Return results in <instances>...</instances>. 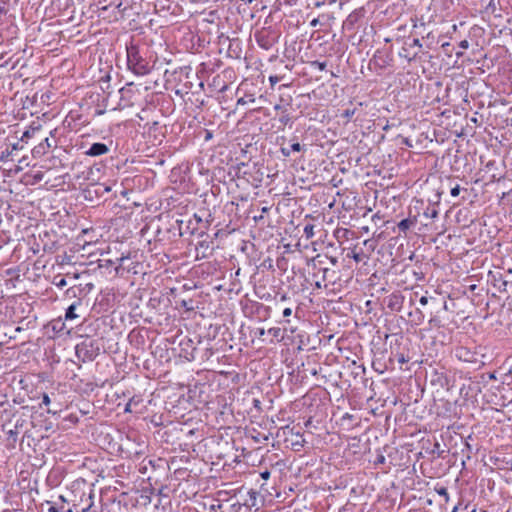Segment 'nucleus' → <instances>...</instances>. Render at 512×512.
Masks as SVG:
<instances>
[{
    "label": "nucleus",
    "mask_w": 512,
    "mask_h": 512,
    "mask_svg": "<svg viewBox=\"0 0 512 512\" xmlns=\"http://www.w3.org/2000/svg\"><path fill=\"white\" fill-rule=\"evenodd\" d=\"M454 378L451 377L444 367L433 368L430 373V384L434 387L449 391L454 386Z\"/></svg>",
    "instance_id": "nucleus-22"
},
{
    "label": "nucleus",
    "mask_w": 512,
    "mask_h": 512,
    "mask_svg": "<svg viewBox=\"0 0 512 512\" xmlns=\"http://www.w3.org/2000/svg\"><path fill=\"white\" fill-rule=\"evenodd\" d=\"M402 339L403 337L401 336L400 339H395V343H391L389 362L391 365L397 363L398 369L401 371H405L409 370L408 367H404V364H407L410 361V356L409 349L400 341Z\"/></svg>",
    "instance_id": "nucleus-17"
},
{
    "label": "nucleus",
    "mask_w": 512,
    "mask_h": 512,
    "mask_svg": "<svg viewBox=\"0 0 512 512\" xmlns=\"http://www.w3.org/2000/svg\"><path fill=\"white\" fill-rule=\"evenodd\" d=\"M12 150L7 146L5 150H2L0 153V160L1 161H7L12 156Z\"/></svg>",
    "instance_id": "nucleus-58"
},
{
    "label": "nucleus",
    "mask_w": 512,
    "mask_h": 512,
    "mask_svg": "<svg viewBox=\"0 0 512 512\" xmlns=\"http://www.w3.org/2000/svg\"><path fill=\"white\" fill-rule=\"evenodd\" d=\"M193 87V84L191 81H186L183 84H181L176 90L175 94L180 97H184L185 95L189 94Z\"/></svg>",
    "instance_id": "nucleus-43"
},
{
    "label": "nucleus",
    "mask_w": 512,
    "mask_h": 512,
    "mask_svg": "<svg viewBox=\"0 0 512 512\" xmlns=\"http://www.w3.org/2000/svg\"><path fill=\"white\" fill-rule=\"evenodd\" d=\"M220 74H221L223 80L225 81V83L227 84L228 87L236 79V73H235V70L233 68H226Z\"/></svg>",
    "instance_id": "nucleus-40"
},
{
    "label": "nucleus",
    "mask_w": 512,
    "mask_h": 512,
    "mask_svg": "<svg viewBox=\"0 0 512 512\" xmlns=\"http://www.w3.org/2000/svg\"><path fill=\"white\" fill-rule=\"evenodd\" d=\"M175 479L179 481L188 480L190 476V471L187 468H177L174 471Z\"/></svg>",
    "instance_id": "nucleus-45"
},
{
    "label": "nucleus",
    "mask_w": 512,
    "mask_h": 512,
    "mask_svg": "<svg viewBox=\"0 0 512 512\" xmlns=\"http://www.w3.org/2000/svg\"><path fill=\"white\" fill-rule=\"evenodd\" d=\"M108 152V147L104 143H94L86 152L89 156H100Z\"/></svg>",
    "instance_id": "nucleus-38"
},
{
    "label": "nucleus",
    "mask_w": 512,
    "mask_h": 512,
    "mask_svg": "<svg viewBox=\"0 0 512 512\" xmlns=\"http://www.w3.org/2000/svg\"><path fill=\"white\" fill-rule=\"evenodd\" d=\"M147 403H151L150 399L139 398L138 395L130 396V427L135 429L148 430L150 411Z\"/></svg>",
    "instance_id": "nucleus-10"
},
{
    "label": "nucleus",
    "mask_w": 512,
    "mask_h": 512,
    "mask_svg": "<svg viewBox=\"0 0 512 512\" xmlns=\"http://www.w3.org/2000/svg\"><path fill=\"white\" fill-rule=\"evenodd\" d=\"M172 344H176V346L171 347L172 353L175 356L189 362L196 359L197 346L194 339L180 334L175 337Z\"/></svg>",
    "instance_id": "nucleus-14"
},
{
    "label": "nucleus",
    "mask_w": 512,
    "mask_h": 512,
    "mask_svg": "<svg viewBox=\"0 0 512 512\" xmlns=\"http://www.w3.org/2000/svg\"><path fill=\"white\" fill-rule=\"evenodd\" d=\"M294 111L295 110L276 111L278 113V115H279L277 121L280 124V126H278V130H283L285 126L292 127V125L294 124L295 120L297 119V117H294L292 115V113Z\"/></svg>",
    "instance_id": "nucleus-28"
},
{
    "label": "nucleus",
    "mask_w": 512,
    "mask_h": 512,
    "mask_svg": "<svg viewBox=\"0 0 512 512\" xmlns=\"http://www.w3.org/2000/svg\"><path fill=\"white\" fill-rule=\"evenodd\" d=\"M133 296L130 298V325L132 322H138L143 319L144 322H150L153 310L159 305L160 301L156 297L151 296L148 291V296H143L142 300L134 299L135 291L132 292Z\"/></svg>",
    "instance_id": "nucleus-9"
},
{
    "label": "nucleus",
    "mask_w": 512,
    "mask_h": 512,
    "mask_svg": "<svg viewBox=\"0 0 512 512\" xmlns=\"http://www.w3.org/2000/svg\"><path fill=\"white\" fill-rule=\"evenodd\" d=\"M314 228H315V226L312 224L305 225L304 235L306 236L307 239H310L314 236Z\"/></svg>",
    "instance_id": "nucleus-57"
},
{
    "label": "nucleus",
    "mask_w": 512,
    "mask_h": 512,
    "mask_svg": "<svg viewBox=\"0 0 512 512\" xmlns=\"http://www.w3.org/2000/svg\"><path fill=\"white\" fill-rule=\"evenodd\" d=\"M8 147L10 148V150H12L13 154L15 151L22 150L24 148V145L23 142L19 139L17 142L8 145Z\"/></svg>",
    "instance_id": "nucleus-59"
},
{
    "label": "nucleus",
    "mask_w": 512,
    "mask_h": 512,
    "mask_svg": "<svg viewBox=\"0 0 512 512\" xmlns=\"http://www.w3.org/2000/svg\"><path fill=\"white\" fill-rule=\"evenodd\" d=\"M151 81L135 83L130 81V115L138 121L145 122V126L155 120L153 115L156 106L153 104V93L151 90Z\"/></svg>",
    "instance_id": "nucleus-4"
},
{
    "label": "nucleus",
    "mask_w": 512,
    "mask_h": 512,
    "mask_svg": "<svg viewBox=\"0 0 512 512\" xmlns=\"http://www.w3.org/2000/svg\"><path fill=\"white\" fill-rule=\"evenodd\" d=\"M155 173L149 167L130 166V193L144 192L154 185Z\"/></svg>",
    "instance_id": "nucleus-12"
},
{
    "label": "nucleus",
    "mask_w": 512,
    "mask_h": 512,
    "mask_svg": "<svg viewBox=\"0 0 512 512\" xmlns=\"http://www.w3.org/2000/svg\"><path fill=\"white\" fill-rule=\"evenodd\" d=\"M325 262L321 259V255H317L312 260L313 277L317 278L321 275L323 287L332 292H339L346 281L342 280L339 269L323 266Z\"/></svg>",
    "instance_id": "nucleus-7"
},
{
    "label": "nucleus",
    "mask_w": 512,
    "mask_h": 512,
    "mask_svg": "<svg viewBox=\"0 0 512 512\" xmlns=\"http://www.w3.org/2000/svg\"><path fill=\"white\" fill-rule=\"evenodd\" d=\"M435 492L444 498L445 503L447 504L450 500L449 493L446 487L437 484L434 488Z\"/></svg>",
    "instance_id": "nucleus-48"
},
{
    "label": "nucleus",
    "mask_w": 512,
    "mask_h": 512,
    "mask_svg": "<svg viewBox=\"0 0 512 512\" xmlns=\"http://www.w3.org/2000/svg\"><path fill=\"white\" fill-rule=\"evenodd\" d=\"M404 296L400 291H396L383 299V305L391 312H399L403 308Z\"/></svg>",
    "instance_id": "nucleus-26"
},
{
    "label": "nucleus",
    "mask_w": 512,
    "mask_h": 512,
    "mask_svg": "<svg viewBox=\"0 0 512 512\" xmlns=\"http://www.w3.org/2000/svg\"><path fill=\"white\" fill-rule=\"evenodd\" d=\"M348 258H353L357 263L361 262L364 258L362 249L357 250L356 247L349 249L346 255Z\"/></svg>",
    "instance_id": "nucleus-44"
},
{
    "label": "nucleus",
    "mask_w": 512,
    "mask_h": 512,
    "mask_svg": "<svg viewBox=\"0 0 512 512\" xmlns=\"http://www.w3.org/2000/svg\"><path fill=\"white\" fill-rule=\"evenodd\" d=\"M75 310H76V305L75 304L70 305L66 310L65 319L66 320L76 319L78 317V315L75 313Z\"/></svg>",
    "instance_id": "nucleus-52"
},
{
    "label": "nucleus",
    "mask_w": 512,
    "mask_h": 512,
    "mask_svg": "<svg viewBox=\"0 0 512 512\" xmlns=\"http://www.w3.org/2000/svg\"><path fill=\"white\" fill-rule=\"evenodd\" d=\"M439 212L435 205H428L427 208L424 210L423 215L426 218L434 219L438 216Z\"/></svg>",
    "instance_id": "nucleus-49"
},
{
    "label": "nucleus",
    "mask_w": 512,
    "mask_h": 512,
    "mask_svg": "<svg viewBox=\"0 0 512 512\" xmlns=\"http://www.w3.org/2000/svg\"><path fill=\"white\" fill-rule=\"evenodd\" d=\"M307 404L308 419L305 421L306 427H316L314 423H320L326 417L329 392L326 389H311L304 397Z\"/></svg>",
    "instance_id": "nucleus-6"
},
{
    "label": "nucleus",
    "mask_w": 512,
    "mask_h": 512,
    "mask_svg": "<svg viewBox=\"0 0 512 512\" xmlns=\"http://www.w3.org/2000/svg\"><path fill=\"white\" fill-rule=\"evenodd\" d=\"M173 229H177L178 236H183L186 233L195 234L197 228L194 226L193 220H189L188 222H184L183 220H176L175 225H173Z\"/></svg>",
    "instance_id": "nucleus-29"
},
{
    "label": "nucleus",
    "mask_w": 512,
    "mask_h": 512,
    "mask_svg": "<svg viewBox=\"0 0 512 512\" xmlns=\"http://www.w3.org/2000/svg\"><path fill=\"white\" fill-rule=\"evenodd\" d=\"M137 242L130 241V289L136 287L134 299L142 300L143 296H148L151 274L147 271L148 265L144 264L145 256L141 247L145 248L149 244Z\"/></svg>",
    "instance_id": "nucleus-3"
},
{
    "label": "nucleus",
    "mask_w": 512,
    "mask_h": 512,
    "mask_svg": "<svg viewBox=\"0 0 512 512\" xmlns=\"http://www.w3.org/2000/svg\"><path fill=\"white\" fill-rule=\"evenodd\" d=\"M417 223V219L416 217L414 218H405V219H402L398 224H397V228H398V231H399V234L403 233V234H407V232L416 225Z\"/></svg>",
    "instance_id": "nucleus-35"
},
{
    "label": "nucleus",
    "mask_w": 512,
    "mask_h": 512,
    "mask_svg": "<svg viewBox=\"0 0 512 512\" xmlns=\"http://www.w3.org/2000/svg\"><path fill=\"white\" fill-rule=\"evenodd\" d=\"M355 374V378L360 376L361 377V380L362 382L364 383V385H366V382L368 381V379H366L364 377L365 375V368L363 366H357L356 367V371L353 372Z\"/></svg>",
    "instance_id": "nucleus-55"
},
{
    "label": "nucleus",
    "mask_w": 512,
    "mask_h": 512,
    "mask_svg": "<svg viewBox=\"0 0 512 512\" xmlns=\"http://www.w3.org/2000/svg\"><path fill=\"white\" fill-rule=\"evenodd\" d=\"M305 99L309 100L310 99V96L307 94H300L296 97V100H299L298 103H296V109H305L308 105L307 101H305Z\"/></svg>",
    "instance_id": "nucleus-50"
},
{
    "label": "nucleus",
    "mask_w": 512,
    "mask_h": 512,
    "mask_svg": "<svg viewBox=\"0 0 512 512\" xmlns=\"http://www.w3.org/2000/svg\"><path fill=\"white\" fill-rule=\"evenodd\" d=\"M209 86L220 93H223L228 90V86L223 80L221 74H217L216 76H214Z\"/></svg>",
    "instance_id": "nucleus-36"
},
{
    "label": "nucleus",
    "mask_w": 512,
    "mask_h": 512,
    "mask_svg": "<svg viewBox=\"0 0 512 512\" xmlns=\"http://www.w3.org/2000/svg\"><path fill=\"white\" fill-rule=\"evenodd\" d=\"M252 438H253V439L255 440V442H257V443H262L263 441L268 440V437H267L265 434L261 433V432H257V435H256V436L252 435Z\"/></svg>",
    "instance_id": "nucleus-61"
},
{
    "label": "nucleus",
    "mask_w": 512,
    "mask_h": 512,
    "mask_svg": "<svg viewBox=\"0 0 512 512\" xmlns=\"http://www.w3.org/2000/svg\"><path fill=\"white\" fill-rule=\"evenodd\" d=\"M155 64V53L151 47H143L140 51L132 53V65L130 72L135 76H147L151 73Z\"/></svg>",
    "instance_id": "nucleus-11"
},
{
    "label": "nucleus",
    "mask_w": 512,
    "mask_h": 512,
    "mask_svg": "<svg viewBox=\"0 0 512 512\" xmlns=\"http://www.w3.org/2000/svg\"><path fill=\"white\" fill-rule=\"evenodd\" d=\"M130 202L133 205V207H130V209H132L130 211V218H132V216L136 214V217L134 219V228L130 229V239H135L140 243L144 241V245L150 244L151 239L146 238V234L150 229V223L146 221L149 218V215H143V205L146 204L145 199H130ZM131 221L132 219H130V222Z\"/></svg>",
    "instance_id": "nucleus-8"
},
{
    "label": "nucleus",
    "mask_w": 512,
    "mask_h": 512,
    "mask_svg": "<svg viewBox=\"0 0 512 512\" xmlns=\"http://www.w3.org/2000/svg\"><path fill=\"white\" fill-rule=\"evenodd\" d=\"M241 310L246 318L266 321L271 317L272 308L261 302L244 297L240 301Z\"/></svg>",
    "instance_id": "nucleus-13"
},
{
    "label": "nucleus",
    "mask_w": 512,
    "mask_h": 512,
    "mask_svg": "<svg viewBox=\"0 0 512 512\" xmlns=\"http://www.w3.org/2000/svg\"><path fill=\"white\" fill-rule=\"evenodd\" d=\"M283 79V76H278V75H270L268 80H269V83H270V86H271V89L274 90L276 92V88L275 85L280 82L281 80Z\"/></svg>",
    "instance_id": "nucleus-54"
},
{
    "label": "nucleus",
    "mask_w": 512,
    "mask_h": 512,
    "mask_svg": "<svg viewBox=\"0 0 512 512\" xmlns=\"http://www.w3.org/2000/svg\"><path fill=\"white\" fill-rule=\"evenodd\" d=\"M150 331L139 325L130 329V356L135 360H142V367L150 370L154 363L150 348Z\"/></svg>",
    "instance_id": "nucleus-5"
},
{
    "label": "nucleus",
    "mask_w": 512,
    "mask_h": 512,
    "mask_svg": "<svg viewBox=\"0 0 512 512\" xmlns=\"http://www.w3.org/2000/svg\"><path fill=\"white\" fill-rule=\"evenodd\" d=\"M452 353H453L454 357L461 362L477 364L479 366H481L483 364V362L480 361L478 358V353L466 346L457 345L453 349Z\"/></svg>",
    "instance_id": "nucleus-25"
},
{
    "label": "nucleus",
    "mask_w": 512,
    "mask_h": 512,
    "mask_svg": "<svg viewBox=\"0 0 512 512\" xmlns=\"http://www.w3.org/2000/svg\"><path fill=\"white\" fill-rule=\"evenodd\" d=\"M408 316L413 324L421 325L424 322L427 314L425 311L417 307L414 311H410Z\"/></svg>",
    "instance_id": "nucleus-37"
},
{
    "label": "nucleus",
    "mask_w": 512,
    "mask_h": 512,
    "mask_svg": "<svg viewBox=\"0 0 512 512\" xmlns=\"http://www.w3.org/2000/svg\"><path fill=\"white\" fill-rule=\"evenodd\" d=\"M267 335L270 336V341L273 342L274 340L280 341L283 339L284 332L279 327H272L267 330Z\"/></svg>",
    "instance_id": "nucleus-42"
},
{
    "label": "nucleus",
    "mask_w": 512,
    "mask_h": 512,
    "mask_svg": "<svg viewBox=\"0 0 512 512\" xmlns=\"http://www.w3.org/2000/svg\"><path fill=\"white\" fill-rule=\"evenodd\" d=\"M365 15V10L363 8L356 9L351 12L343 23V27L346 30H354L358 23L363 19Z\"/></svg>",
    "instance_id": "nucleus-27"
},
{
    "label": "nucleus",
    "mask_w": 512,
    "mask_h": 512,
    "mask_svg": "<svg viewBox=\"0 0 512 512\" xmlns=\"http://www.w3.org/2000/svg\"><path fill=\"white\" fill-rule=\"evenodd\" d=\"M162 127L156 120L145 126V122L130 118V151L134 150L138 156H130V163L150 164V161L142 157H151L155 152V147L162 142L164 137L161 132Z\"/></svg>",
    "instance_id": "nucleus-2"
},
{
    "label": "nucleus",
    "mask_w": 512,
    "mask_h": 512,
    "mask_svg": "<svg viewBox=\"0 0 512 512\" xmlns=\"http://www.w3.org/2000/svg\"><path fill=\"white\" fill-rule=\"evenodd\" d=\"M243 400L250 401L251 405L257 410V412L261 411V401L259 399L248 396L247 398H244Z\"/></svg>",
    "instance_id": "nucleus-56"
},
{
    "label": "nucleus",
    "mask_w": 512,
    "mask_h": 512,
    "mask_svg": "<svg viewBox=\"0 0 512 512\" xmlns=\"http://www.w3.org/2000/svg\"><path fill=\"white\" fill-rule=\"evenodd\" d=\"M393 64V54L391 50L377 49L373 57L369 60L368 68L375 70L378 75H381L384 70L391 67Z\"/></svg>",
    "instance_id": "nucleus-20"
},
{
    "label": "nucleus",
    "mask_w": 512,
    "mask_h": 512,
    "mask_svg": "<svg viewBox=\"0 0 512 512\" xmlns=\"http://www.w3.org/2000/svg\"><path fill=\"white\" fill-rule=\"evenodd\" d=\"M419 305L424 308L427 315L439 314L441 310L447 309V302L441 298L423 295L418 300Z\"/></svg>",
    "instance_id": "nucleus-24"
},
{
    "label": "nucleus",
    "mask_w": 512,
    "mask_h": 512,
    "mask_svg": "<svg viewBox=\"0 0 512 512\" xmlns=\"http://www.w3.org/2000/svg\"><path fill=\"white\" fill-rule=\"evenodd\" d=\"M100 352V346L97 340L86 337L75 347V353L82 362L93 361Z\"/></svg>",
    "instance_id": "nucleus-18"
},
{
    "label": "nucleus",
    "mask_w": 512,
    "mask_h": 512,
    "mask_svg": "<svg viewBox=\"0 0 512 512\" xmlns=\"http://www.w3.org/2000/svg\"><path fill=\"white\" fill-rule=\"evenodd\" d=\"M202 249V257H206V251L210 249V243L206 240H199L196 244V250Z\"/></svg>",
    "instance_id": "nucleus-51"
},
{
    "label": "nucleus",
    "mask_w": 512,
    "mask_h": 512,
    "mask_svg": "<svg viewBox=\"0 0 512 512\" xmlns=\"http://www.w3.org/2000/svg\"><path fill=\"white\" fill-rule=\"evenodd\" d=\"M295 91L293 90L291 84H281L276 88V94L274 97L276 98V102L273 106L275 111H287V110H295L294 108V99L293 95Z\"/></svg>",
    "instance_id": "nucleus-16"
},
{
    "label": "nucleus",
    "mask_w": 512,
    "mask_h": 512,
    "mask_svg": "<svg viewBox=\"0 0 512 512\" xmlns=\"http://www.w3.org/2000/svg\"><path fill=\"white\" fill-rule=\"evenodd\" d=\"M259 494L257 491L250 489L247 491L246 497L243 499V505L249 509L257 508Z\"/></svg>",
    "instance_id": "nucleus-33"
},
{
    "label": "nucleus",
    "mask_w": 512,
    "mask_h": 512,
    "mask_svg": "<svg viewBox=\"0 0 512 512\" xmlns=\"http://www.w3.org/2000/svg\"><path fill=\"white\" fill-rule=\"evenodd\" d=\"M242 53L239 39L229 40L228 55L232 58H240Z\"/></svg>",
    "instance_id": "nucleus-34"
},
{
    "label": "nucleus",
    "mask_w": 512,
    "mask_h": 512,
    "mask_svg": "<svg viewBox=\"0 0 512 512\" xmlns=\"http://www.w3.org/2000/svg\"><path fill=\"white\" fill-rule=\"evenodd\" d=\"M141 429L130 427V504L147 507L154 488L151 483L155 471L154 459L149 454L148 436Z\"/></svg>",
    "instance_id": "nucleus-1"
},
{
    "label": "nucleus",
    "mask_w": 512,
    "mask_h": 512,
    "mask_svg": "<svg viewBox=\"0 0 512 512\" xmlns=\"http://www.w3.org/2000/svg\"><path fill=\"white\" fill-rule=\"evenodd\" d=\"M47 505L49 506L48 507V512H60V509L57 506V503L53 504L52 502L47 501Z\"/></svg>",
    "instance_id": "nucleus-64"
},
{
    "label": "nucleus",
    "mask_w": 512,
    "mask_h": 512,
    "mask_svg": "<svg viewBox=\"0 0 512 512\" xmlns=\"http://www.w3.org/2000/svg\"><path fill=\"white\" fill-rule=\"evenodd\" d=\"M51 147L52 143L48 137H45L37 146L32 149V155L34 158H40L44 156Z\"/></svg>",
    "instance_id": "nucleus-31"
},
{
    "label": "nucleus",
    "mask_w": 512,
    "mask_h": 512,
    "mask_svg": "<svg viewBox=\"0 0 512 512\" xmlns=\"http://www.w3.org/2000/svg\"><path fill=\"white\" fill-rule=\"evenodd\" d=\"M150 503L147 505V507H134L132 504H130V512H146V510L149 509Z\"/></svg>",
    "instance_id": "nucleus-63"
},
{
    "label": "nucleus",
    "mask_w": 512,
    "mask_h": 512,
    "mask_svg": "<svg viewBox=\"0 0 512 512\" xmlns=\"http://www.w3.org/2000/svg\"><path fill=\"white\" fill-rule=\"evenodd\" d=\"M290 297L287 296V294H281L279 299H277L276 301V307L278 308H281L282 309V318L286 321V322H289V317L292 315V312H293V308L291 305L289 306H285V307H282V304L284 302H287V301H290Z\"/></svg>",
    "instance_id": "nucleus-32"
},
{
    "label": "nucleus",
    "mask_w": 512,
    "mask_h": 512,
    "mask_svg": "<svg viewBox=\"0 0 512 512\" xmlns=\"http://www.w3.org/2000/svg\"><path fill=\"white\" fill-rule=\"evenodd\" d=\"M429 316H430L429 325L431 327H436V328L441 327V320H440L438 314H432Z\"/></svg>",
    "instance_id": "nucleus-53"
},
{
    "label": "nucleus",
    "mask_w": 512,
    "mask_h": 512,
    "mask_svg": "<svg viewBox=\"0 0 512 512\" xmlns=\"http://www.w3.org/2000/svg\"><path fill=\"white\" fill-rule=\"evenodd\" d=\"M423 45L418 37L409 36L403 40V46L398 55L404 58L408 63L414 62L418 59Z\"/></svg>",
    "instance_id": "nucleus-21"
},
{
    "label": "nucleus",
    "mask_w": 512,
    "mask_h": 512,
    "mask_svg": "<svg viewBox=\"0 0 512 512\" xmlns=\"http://www.w3.org/2000/svg\"><path fill=\"white\" fill-rule=\"evenodd\" d=\"M281 32L274 26L262 27L254 34V38L259 47L265 50H270L276 43H278Z\"/></svg>",
    "instance_id": "nucleus-19"
},
{
    "label": "nucleus",
    "mask_w": 512,
    "mask_h": 512,
    "mask_svg": "<svg viewBox=\"0 0 512 512\" xmlns=\"http://www.w3.org/2000/svg\"><path fill=\"white\" fill-rule=\"evenodd\" d=\"M490 275L492 278L491 281L494 288H496L499 292H506L508 290V285L511 283L505 280L501 273L497 272L495 274H492L490 272Z\"/></svg>",
    "instance_id": "nucleus-30"
},
{
    "label": "nucleus",
    "mask_w": 512,
    "mask_h": 512,
    "mask_svg": "<svg viewBox=\"0 0 512 512\" xmlns=\"http://www.w3.org/2000/svg\"><path fill=\"white\" fill-rule=\"evenodd\" d=\"M356 109H345L342 113V117L350 120L355 114Z\"/></svg>",
    "instance_id": "nucleus-62"
},
{
    "label": "nucleus",
    "mask_w": 512,
    "mask_h": 512,
    "mask_svg": "<svg viewBox=\"0 0 512 512\" xmlns=\"http://www.w3.org/2000/svg\"><path fill=\"white\" fill-rule=\"evenodd\" d=\"M150 388L151 382L148 374L141 376L136 374L133 381L130 380V389L133 390V395H138V399H149L152 394Z\"/></svg>",
    "instance_id": "nucleus-23"
},
{
    "label": "nucleus",
    "mask_w": 512,
    "mask_h": 512,
    "mask_svg": "<svg viewBox=\"0 0 512 512\" xmlns=\"http://www.w3.org/2000/svg\"><path fill=\"white\" fill-rule=\"evenodd\" d=\"M143 47H151V40L146 35L145 28L135 23L133 19L130 21V66L132 65V53L140 51Z\"/></svg>",
    "instance_id": "nucleus-15"
},
{
    "label": "nucleus",
    "mask_w": 512,
    "mask_h": 512,
    "mask_svg": "<svg viewBox=\"0 0 512 512\" xmlns=\"http://www.w3.org/2000/svg\"><path fill=\"white\" fill-rule=\"evenodd\" d=\"M304 150V146H302L299 142L291 143L289 147H285L281 145L280 152L284 157H289L292 152H301Z\"/></svg>",
    "instance_id": "nucleus-39"
},
{
    "label": "nucleus",
    "mask_w": 512,
    "mask_h": 512,
    "mask_svg": "<svg viewBox=\"0 0 512 512\" xmlns=\"http://www.w3.org/2000/svg\"><path fill=\"white\" fill-rule=\"evenodd\" d=\"M131 360H132V364L133 366L130 365V373L135 369V370H138L140 372L141 375H144V374H147V372H149L150 370H145L143 367H142V360H135L133 357H131Z\"/></svg>",
    "instance_id": "nucleus-46"
},
{
    "label": "nucleus",
    "mask_w": 512,
    "mask_h": 512,
    "mask_svg": "<svg viewBox=\"0 0 512 512\" xmlns=\"http://www.w3.org/2000/svg\"><path fill=\"white\" fill-rule=\"evenodd\" d=\"M41 131V126L30 127L21 136L20 140L27 143L29 139L34 138Z\"/></svg>",
    "instance_id": "nucleus-41"
},
{
    "label": "nucleus",
    "mask_w": 512,
    "mask_h": 512,
    "mask_svg": "<svg viewBox=\"0 0 512 512\" xmlns=\"http://www.w3.org/2000/svg\"><path fill=\"white\" fill-rule=\"evenodd\" d=\"M255 101H256V99L253 94H244L243 96H241L237 99V105L244 106L249 103H254Z\"/></svg>",
    "instance_id": "nucleus-47"
},
{
    "label": "nucleus",
    "mask_w": 512,
    "mask_h": 512,
    "mask_svg": "<svg viewBox=\"0 0 512 512\" xmlns=\"http://www.w3.org/2000/svg\"><path fill=\"white\" fill-rule=\"evenodd\" d=\"M386 463V458L383 454L379 453L375 460H374V465L375 466H379V465H384Z\"/></svg>",
    "instance_id": "nucleus-60"
}]
</instances>
